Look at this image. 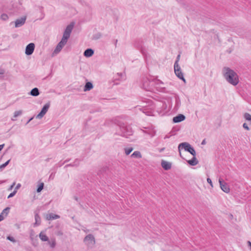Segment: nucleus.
Here are the masks:
<instances>
[{"instance_id":"1","label":"nucleus","mask_w":251,"mask_h":251,"mask_svg":"<svg viewBox=\"0 0 251 251\" xmlns=\"http://www.w3.org/2000/svg\"><path fill=\"white\" fill-rule=\"evenodd\" d=\"M223 74L224 78L229 83L234 86L238 83V76L233 70L228 67H225L223 69Z\"/></svg>"},{"instance_id":"2","label":"nucleus","mask_w":251,"mask_h":251,"mask_svg":"<svg viewBox=\"0 0 251 251\" xmlns=\"http://www.w3.org/2000/svg\"><path fill=\"white\" fill-rule=\"evenodd\" d=\"M180 58V55H178L176 61L174 64V71L176 75L180 79L185 82V79L183 76V73L181 72L180 67L178 65V61Z\"/></svg>"},{"instance_id":"3","label":"nucleus","mask_w":251,"mask_h":251,"mask_svg":"<svg viewBox=\"0 0 251 251\" xmlns=\"http://www.w3.org/2000/svg\"><path fill=\"white\" fill-rule=\"evenodd\" d=\"M120 128L122 132V136L127 138L128 136H130L132 134V130L130 126L123 124L120 126Z\"/></svg>"},{"instance_id":"4","label":"nucleus","mask_w":251,"mask_h":251,"mask_svg":"<svg viewBox=\"0 0 251 251\" xmlns=\"http://www.w3.org/2000/svg\"><path fill=\"white\" fill-rule=\"evenodd\" d=\"M75 23L74 22L71 23L67 26L66 27L62 39H64L66 41H68V39L70 38L71 33L74 28Z\"/></svg>"},{"instance_id":"5","label":"nucleus","mask_w":251,"mask_h":251,"mask_svg":"<svg viewBox=\"0 0 251 251\" xmlns=\"http://www.w3.org/2000/svg\"><path fill=\"white\" fill-rule=\"evenodd\" d=\"M83 242L88 247H92L95 244V239L92 234H88L84 238Z\"/></svg>"},{"instance_id":"6","label":"nucleus","mask_w":251,"mask_h":251,"mask_svg":"<svg viewBox=\"0 0 251 251\" xmlns=\"http://www.w3.org/2000/svg\"><path fill=\"white\" fill-rule=\"evenodd\" d=\"M143 41L137 40L135 42V46L140 50L141 52L144 56H147V50L146 48L143 46Z\"/></svg>"},{"instance_id":"7","label":"nucleus","mask_w":251,"mask_h":251,"mask_svg":"<svg viewBox=\"0 0 251 251\" xmlns=\"http://www.w3.org/2000/svg\"><path fill=\"white\" fill-rule=\"evenodd\" d=\"M67 42V41L61 39V40L57 45L55 50L52 53V54L54 55L58 53L61 51L63 47L66 44Z\"/></svg>"},{"instance_id":"8","label":"nucleus","mask_w":251,"mask_h":251,"mask_svg":"<svg viewBox=\"0 0 251 251\" xmlns=\"http://www.w3.org/2000/svg\"><path fill=\"white\" fill-rule=\"evenodd\" d=\"M152 81H150L148 78H146L143 80L142 82V87L143 89L147 91H151L152 90Z\"/></svg>"},{"instance_id":"9","label":"nucleus","mask_w":251,"mask_h":251,"mask_svg":"<svg viewBox=\"0 0 251 251\" xmlns=\"http://www.w3.org/2000/svg\"><path fill=\"white\" fill-rule=\"evenodd\" d=\"M50 106V103H47L44 105L41 109V112L36 116L37 119H41L47 113Z\"/></svg>"},{"instance_id":"10","label":"nucleus","mask_w":251,"mask_h":251,"mask_svg":"<svg viewBox=\"0 0 251 251\" xmlns=\"http://www.w3.org/2000/svg\"><path fill=\"white\" fill-rule=\"evenodd\" d=\"M219 182L220 183L221 189L225 193H228L230 192V189L228 184L225 182L222 179L219 178Z\"/></svg>"},{"instance_id":"11","label":"nucleus","mask_w":251,"mask_h":251,"mask_svg":"<svg viewBox=\"0 0 251 251\" xmlns=\"http://www.w3.org/2000/svg\"><path fill=\"white\" fill-rule=\"evenodd\" d=\"M189 145H190V144L187 142H183V143H181L179 144L178 147V150L179 155L182 159H184V158L182 157V156L181 155V150L182 149H184L185 151H187Z\"/></svg>"},{"instance_id":"12","label":"nucleus","mask_w":251,"mask_h":251,"mask_svg":"<svg viewBox=\"0 0 251 251\" xmlns=\"http://www.w3.org/2000/svg\"><path fill=\"white\" fill-rule=\"evenodd\" d=\"M35 49V45L33 43H29L28 44L25 50V53L27 55H30L32 54L34 51Z\"/></svg>"},{"instance_id":"13","label":"nucleus","mask_w":251,"mask_h":251,"mask_svg":"<svg viewBox=\"0 0 251 251\" xmlns=\"http://www.w3.org/2000/svg\"><path fill=\"white\" fill-rule=\"evenodd\" d=\"M26 19V16L21 17L20 19H17L15 22V27H19L24 25Z\"/></svg>"},{"instance_id":"14","label":"nucleus","mask_w":251,"mask_h":251,"mask_svg":"<svg viewBox=\"0 0 251 251\" xmlns=\"http://www.w3.org/2000/svg\"><path fill=\"white\" fill-rule=\"evenodd\" d=\"M185 119V116L183 114H179L173 118V121L175 123H177L184 121Z\"/></svg>"},{"instance_id":"15","label":"nucleus","mask_w":251,"mask_h":251,"mask_svg":"<svg viewBox=\"0 0 251 251\" xmlns=\"http://www.w3.org/2000/svg\"><path fill=\"white\" fill-rule=\"evenodd\" d=\"M161 166L165 170H169L171 168L172 163L165 160L161 162Z\"/></svg>"},{"instance_id":"16","label":"nucleus","mask_w":251,"mask_h":251,"mask_svg":"<svg viewBox=\"0 0 251 251\" xmlns=\"http://www.w3.org/2000/svg\"><path fill=\"white\" fill-rule=\"evenodd\" d=\"M94 53V51L92 49H86L83 53L84 56L87 57H89L92 56Z\"/></svg>"},{"instance_id":"17","label":"nucleus","mask_w":251,"mask_h":251,"mask_svg":"<svg viewBox=\"0 0 251 251\" xmlns=\"http://www.w3.org/2000/svg\"><path fill=\"white\" fill-rule=\"evenodd\" d=\"M93 88V85L91 82H87L86 83L84 88V91H90Z\"/></svg>"},{"instance_id":"18","label":"nucleus","mask_w":251,"mask_h":251,"mask_svg":"<svg viewBox=\"0 0 251 251\" xmlns=\"http://www.w3.org/2000/svg\"><path fill=\"white\" fill-rule=\"evenodd\" d=\"M29 94L32 96L36 97L40 94V92L37 88H34L31 90Z\"/></svg>"},{"instance_id":"19","label":"nucleus","mask_w":251,"mask_h":251,"mask_svg":"<svg viewBox=\"0 0 251 251\" xmlns=\"http://www.w3.org/2000/svg\"><path fill=\"white\" fill-rule=\"evenodd\" d=\"M188 163L191 166H195L198 163L196 156H193L192 159L187 161Z\"/></svg>"},{"instance_id":"20","label":"nucleus","mask_w":251,"mask_h":251,"mask_svg":"<svg viewBox=\"0 0 251 251\" xmlns=\"http://www.w3.org/2000/svg\"><path fill=\"white\" fill-rule=\"evenodd\" d=\"M39 237L42 241H48L49 237L43 232H41L39 235Z\"/></svg>"},{"instance_id":"21","label":"nucleus","mask_w":251,"mask_h":251,"mask_svg":"<svg viewBox=\"0 0 251 251\" xmlns=\"http://www.w3.org/2000/svg\"><path fill=\"white\" fill-rule=\"evenodd\" d=\"M60 217L58 215H56L53 213H50L47 216V219L49 220H54L59 218Z\"/></svg>"},{"instance_id":"22","label":"nucleus","mask_w":251,"mask_h":251,"mask_svg":"<svg viewBox=\"0 0 251 251\" xmlns=\"http://www.w3.org/2000/svg\"><path fill=\"white\" fill-rule=\"evenodd\" d=\"M22 113H23V110H22L16 111L14 112L13 117L11 119V120L12 121H15L16 118L17 117L21 116L22 114Z\"/></svg>"},{"instance_id":"23","label":"nucleus","mask_w":251,"mask_h":251,"mask_svg":"<svg viewBox=\"0 0 251 251\" xmlns=\"http://www.w3.org/2000/svg\"><path fill=\"white\" fill-rule=\"evenodd\" d=\"M35 223L34 224L36 226H38L41 223V218L38 213H36L35 215Z\"/></svg>"},{"instance_id":"24","label":"nucleus","mask_w":251,"mask_h":251,"mask_svg":"<svg viewBox=\"0 0 251 251\" xmlns=\"http://www.w3.org/2000/svg\"><path fill=\"white\" fill-rule=\"evenodd\" d=\"M187 151L189 152L193 156H196V153L194 148L190 144Z\"/></svg>"},{"instance_id":"25","label":"nucleus","mask_w":251,"mask_h":251,"mask_svg":"<svg viewBox=\"0 0 251 251\" xmlns=\"http://www.w3.org/2000/svg\"><path fill=\"white\" fill-rule=\"evenodd\" d=\"M48 244L50 245V248L53 249L55 248L56 246V241L55 239L54 238L51 239L50 240H49Z\"/></svg>"},{"instance_id":"26","label":"nucleus","mask_w":251,"mask_h":251,"mask_svg":"<svg viewBox=\"0 0 251 251\" xmlns=\"http://www.w3.org/2000/svg\"><path fill=\"white\" fill-rule=\"evenodd\" d=\"M107 170L108 169L107 167H103L99 170L98 173V175L100 176V177L101 176V175L104 176V174L106 172Z\"/></svg>"},{"instance_id":"27","label":"nucleus","mask_w":251,"mask_h":251,"mask_svg":"<svg viewBox=\"0 0 251 251\" xmlns=\"http://www.w3.org/2000/svg\"><path fill=\"white\" fill-rule=\"evenodd\" d=\"M141 154L140 151H135L131 155V157L133 158H141Z\"/></svg>"},{"instance_id":"28","label":"nucleus","mask_w":251,"mask_h":251,"mask_svg":"<svg viewBox=\"0 0 251 251\" xmlns=\"http://www.w3.org/2000/svg\"><path fill=\"white\" fill-rule=\"evenodd\" d=\"M44 183L42 182L39 185H38L37 189V192L38 193L40 192L44 188Z\"/></svg>"},{"instance_id":"29","label":"nucleus","mask_w":251,"mask_h":251,"mask_svg":"<svg viewBox=\"0 0 251 251\" xmlns=\"http://www.w3.org/2000/svg\"><path fill=\"white\" fill-rule=\"evenodd\" d=\"M9 209H10L9 207L5 208V209H4L3 210V211H2V212L0 214H1L2 215L4 214L5 216H6L9 211Z\"/></svg>"},{"instance_id":"30","label":"nucleus","mask_w":251,"mask_h":251,"mask_svg":"<svg viewBox=\"0 0 251 251\" xmlns=\"http://www.w3.org/2000/svg\"><path fill=\"white\" fill-rule=\"evenodd\" d=\"M133 148H126L125 149V153L126 154V155H129L131 152L133 151Z\"/></svg>"},{"instance_id":"31","label":"nucleus","mask_w":251,"mask_h":251,"mask_svg":"<svg viewBox=\"0 0 251 251\" xmlns=\"http://www.w3.org/2000/svg\"><path fill=\"white\" fill-rule=\"evenodd\" d=\"M101 36V34L100 33H98L93 35L92 39L93 40H97L100 38Z\"/></svg>"},{"instance_id":"32","label":"nucleus","mask_w":251,"mask_h":251,"mask_svg":"<svg viewBox=\"0 0 251 251\" xmlns=\"http://www.w3.org/2000/svg\"><path fill=\"white\" fill-rule=\"evenodd\" d=\"M10 160H8L6 162H5L4 164L0 165V169L2 170L3 168H4L8 164H9Z\"/></svg>"},{"instance_id":"33","label":"nucleus","mask_w":251,"mask_h":251,"mask_svg":"<svg viewBox=\"0 0 251 251\" xmlns=\"http://www.w3.org/2000/svg\"><path fill=\"white\" fill-rule=\"evenodd\" d=\"M244 118L246 120L251 121V115L249 113H245L244 114Z\"/></svg>"},{"instance_id":"34","label":"nucleus","mask_w":251,"mask_h":251,"mask_svg":"<svg viewBox=\"0 0 251 251\" xmlns=\"http://www.w3.org/2000/svg\"><path fill=\"white\" fill-rule=\"evenodd\" d=\"M1 19L3 21H6L8 19V16L6 14H2L1 15Z\"/></svg>"},{"instance_id":"35","label":"nucleus","mask_w":251,"mask_h":251,"mask_svg":"<svg viewBox=\"0 0 251 251\" xmlns=\"http://www.w3.org/2000/svg\"><path fill=\"white\" fill-rule=\"evenodd\" d=\"M5 73V71L4 69H0V79H2L3 78V75Z\"/></svg>"},{"instance_id":"36","label":"nucleus","mask_w":251,"mask_h":251,"mask_svg":"<svg viewBox=\"0 0 251 251\" xmlns=\"http://www.w3.org/2000/svg\"><path fill=\"white\" fill-rule=\"evenodd\" d=\"M16 192H17V191L16 190H14L13 192L11 193L9 195V196H8V198H11V197H13L15 195Z\"/></svg>"},{"instance_id":"37","label":"nucleus","mask_w":251,"mask_h":251,"mask_svg":"<svg viewBox=\"0 0 251 251\" xmlns=\"http://www.w3.org/2000/svg\"><path fill=\"white\" fill-rule=\"evenodd\" d=\"M7 239L10 241L13 242H14L15 241L14 238L13 237L10 236H7Z\"/></svg>"},{"instance_id":"38","label":"nucleus","mask_w":251,"mask_h":251,"mask_svg":"<svg viewBox=\"0 0 251 251\" xmlns=\"http://www.w3.org/2000/svg\"><path fill=\"white\" fill-rule=\"evenodd\" d=\"M243 127H244L245 129H247V130H250V128L249 127V126H248L247 125V124L244 123V124H243Z\"/></svg>"},{"instance_id":"39","label":"nucleus","mask_w":251,"mask_h":251,"mask_svg":"<svg viewBox=\"0 0 251 251\" xmlns=\"http://www.w3.org/2000/svg\"><path fill=\"white\" fill-rule=\"evenodd\" d=\"M207 181L208 183L210 184L211 186L213 187V184L211 179H210L209 178H207Z\"/></svg>"},{"instance_id":"40","label":"nucleus","mask_w":251,"mask_h":251,"mask_svg":"<svg viewBox=\"0 0 251 251\" xmlns=\"http://www.w3.org/2000/svg\"><path fill=\"white\" fill-rule=\"evenodd\" d=\"M78 166V163L77 164H68L65 167H68V166Z\"/></svg>"},{"instance_id":"41","label":"nucleus","mask_w":251,"mask_h":251,"mask_svg":"<svg viewBox=\"0 0 251 251\" xmlns=\"http://www.w3.org/2000/svg\"><path fill=\"white\" fill-rule=\"evenodd\" d=\"M56 234L58 236H61L63 235V232L61 231H58Z\"/></svg>"},{"instance_id":"42","label":"nucleus","mask_w":251,"mask_h":251,"mask_svg":"<svg viewBox=\"0 0 251 251\" xmlns=\"http://www.w3.org/2000/svg\"><path fill=\"white\" fill-rule=\"evenodd\" d=\"M20 187H21V184L20 183L18 184L15 188V190L17 191V190Z\"/></svg>"},{"instance_id":"43","label":"nucleus","mask_w":251,"mask_h":251,"mask_svg":"<svg viewBox=\"0 0 251 251\" xmlns=\"http://www.w3.org/2000/svg\"><path fill=\"white\" fill-rule=\"evenodd\" d=\"M4 219V216L1 214H0V222Z\"/></svg>"},{"instance_id":"44","label":"nucleus","mask_w":251,"mask_h":251,"mask_svg":"<svg viewBox=\"0 0 251 251\" xmlns=\"http://www.w3.org/2000/svg\"><path fill=\"white\" fill-rule=\"evenodd\" d=\"M79 160L76 159L75 160V162L73 163L74 164H77L78 163V165L79 164Z\"/></svg>"},{"instance_id":"45","label":"nucleus","mask_w":251,"mask_h":251,"mask_svg":"<svg viewBox=\"0 0 251 251\" xmlns=\"http://www.w3.org/2000/svg\"><path fill=\"white\" fill-rule=\"evenodd\" d=\"M33 119V117L31 118L28 120V121L26 123V125L28 124L32 119Z\"/></svg>"},{"instance_id":"46","label":"nucleus","mask_w":251,"mask_h":251,"mask_svg":"<svg viewBox=\"0 0 251 251\" xmlns=\"http://www.w3.org/2000/svg\"><path fill=\"white\" fill-rule=\"evenodd\" d=\"M4 144L0 145V151L3 149Z\"/></svg>"},{"instance_id":"47","label":"nucleus","mask_w":251,"mask_h":251,"mask_svg":"<svg viewBox=\"0 0 251 251\" xmlns=\"http://www.w3.org/2000/svg\"><path fill=\"white\" fill-rule=\"evenodd\" d=\"M248 245L251 248V242L250 241H248Z\"/></svg>"},{"instance_id":"48","label":"nucleus","mask_w":251,"mask_h":251,"mask_svg":"<svg viewBox=\"0 0 251 251\" xmlns=\"http://www.w3.org/2000/svg\"><path fill=\"white\" fill-rule=\"evenodd\" d=\"M164 150H165V148H162L161 149H160L159 152H161L163 151H164Z\"/></svg>"},{"instance_id":"49","label":"nucleus","mask_w":251,"mask_h":251,"mask_svg":"<svg viewBox=\"0 0 251 251\" xmlns=\"http://www.w3.org/2000/svg\"><path fill=\"white\" fill-rule=\"evenodd\" d=\"M176 104H177V105H178L179 104H180V101H179V100H176Z\"/></svg>"},{"instance_id":"50","label":"nucleus","mask_w":251,"mask_h":251,"mask_svg":"<svg viewBox=\"0 0 251 251\" xmlns=\"http://www.w3.org/2000/svg\"><path fill=\"white\" fill-rule=\"evenodd\" d=\"M204 140H203L201 141V145H204Z\"/></svg>"},{"instance_id":"51","label":"nucleus","mask_w":251,"mask_h":251,"mask_svg":"<svg viewBox=\"0 0 251 251\" xmlns=\"http://www.w3.org/2000/svg\"><path fill=\"white\" fill-rule=\"evenodd\" d=\"M74 198H75V199L76 201H77V200H78V198H77V197H75H75H74Z\"/></svg>"},{"instance_id":"52","label":"nucleus","mask_w":251,"mask_h":251,"mask_svg":"<svg viewBox=\"0 0 251 251\" xmlns=\"http://www.w3.org/2000/svg\"><path fill=\"white\" fill-rule=\"evenodd\" d=\"M15 185V183H14L11 186V189H12L13 188V187L14 186V185Z\"/></svg>"},{"instance_id":"53","label":"nucleus","mask_w":251,"mask_h":251,"mask_svg":"<svg viewBox=\"0 0 251 251\" xmlns=\"http://www.w3.org/2000/svg\"><path fill=\"white\" fill-rule=\"evenodd\" d=\"M5 182V181H0V184L2 183H3V182Z\"/></svg>"},{"instance_id":"54","label":"nucleus","mask_w":251,"mask_h":251,"mask_svg":"<svg viewBox=\"0 0 251 251\" xmlns=\"http://www.w3.org/2000/svg\"><path fill=\"white\" fill-rule=\"evenodd\" d=\"M67 161H68V160H65V162H64V163H65V162H67Z\"/></svg>"}]
</instances>
